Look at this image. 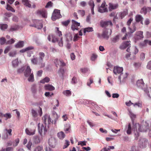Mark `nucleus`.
<instances>
[{"label": "nucleus", "mask_w": 151, "mask_h": 151, "mask_svg": "<svg viewBox=\"0 0 151 151\" xmlns=\"http://www.w3.org/2000/svg\"><path fill=\"white\" fill-rule=\"evenodd\" d=\"M137 126L139 127V130L142 132H146L149 128V124L146 122L142 123L140 125L139 124H135L133 126V129L134 131L135 139L136 140L138 139V137L139 136V133L138 132L137 129Z\"/></svg>", "instance_id": "obj_1"}, {"label": "nucleus", "mask_w": 151, "mask_h": 151, "mask_svg": "<svg viewBox=\"0 0 151 151\" xmlns=\"http://www.w3.org/2000/svg\"><path fill=\"white\" fill-rule=\"evenodd\" d=\"M34 24L30 25V26L37 28L38 29H41L43 27L42 21L40 20H32Z\"/></svg>", "instance_id": "obj_2"}, {"label": "nucleus", "mask_w": 151, "mask_h": 151, "mask_svg": "<svg viewBox=\"0 0 151 151\" xmlns=\"http://www.w3.org/2000/svg\"><path fill=\"white\" fill-rule=\"evenodd\" d=\"M61 17L60 10L58 9H55L52 13L51 18L53 21H54L61 18Z\"/></svg>", "instance_id": "obj_3"}, {"label": "nucleus", "mask_w": 151, "mask_h": 151, "mask_svg": "<svg viewBox=\"0 0 151 151\" xmlns=\"http://www.w3.org/2000/svg\"><path fill=\"white\" fill-rule=\"evenodd\" d=\"M36 14L39 16H41L45 18L47 17V13L45 9H39L36 12Z\"/></svg>", "instance_id": "obj_4"}, {"label": "nucleus", "mask_w": 151, "mask_h": 151, "mask_svg": "<svg viewBox=\"0 0 151 151\" xmlns=\"http://www.w3.org/2000/svg\"><path fill=\"white\" fill-rule=\"evenodd\" d=\"M107 5L106 4L105 1H104L98 9L99 12L101 13L107 12Z\"/></svg>", "instance_id": "obj_5"}, {"label": "nucleus", "mask_w": 151, "mask_h": 151, "mask_svg": "<svg viewBox=\"0 0 151 151\" xmlns=\"http://www.w3.org/2000/svg\"><path fill=\"white\" fill-rule=\"evenodd\" d=\"M38 128L39 133L41 136H42L43 132H44V134H45L47 131L46 126L45 125V127L42 124H41L40 123H39L38 124Z\"/></svg>", "instance_id": "obj_6"}, {"label": "nucleus", "mask_w": 151, "mask_h": 151, "mask_svg": "<svg viewBox=\"0 0 151 151\" xmlns=\"http://www.w3.org/2000/svg\"><path fill=\"white\" fill-rule=\"evenodd\" d=\"M42 122L46 126L50 124L52 122L50 115L46 114L42 117Z\"/></svg>", "instance_id": "obj_7"}, {"label": "nucleus", "mask_w": 151, "mask_h": 151, "mask_svg": "<svg viewBox=\"0 0 151 151\" xmlns=\"http://www.w3.org/2000/svg\"><path fill=\"white\" fill-rule=\"evenodd\" d=\"M72 24L71 26V29L73 31L75 30H78L79 28L78 27L80 25V23H78L74 20L71 21Z\"/></svg>", "instance_id": "obj_8"}, {"label": "nucleus", "mask_w": 151, "mask_h": 151, "mask_svg": "<svg viewBox=\"0 0 151 151\" xmlns=\"http://www.w3.org/2000/svg\"><path fill=\"white\" fill-rule=\"evenodd\" d=\"M36 131V127H33L31 128H27L25 131L26 134L29 135H33L35 134Z\"/></svg>", "instance_id": "obj_9"}, {"label": "nucleus", "mask_w": 151, "mask_h": 151, "mask_svg": "<svg viewBox=\"0 0 151 151\" xmlns=\"http://www.w3.org/2000/svg\"><path fill=\"white\" fill-rule=\"evenodd\" d=\"M48 144L51 147H55L56 145V139L54 137H50L48 140Z\"/></svg>", "instance_id": "obj_10"}, {"label": "nucleus", "mask_w": 151, "mask_h": 151, "mask_svg": "<svg viewBox=\"0 0 151 151\" xmlns=\"http://www.w3.org/2000/svg\"><path fill=\"white\" fill-rule=\"evenodd\" d=\"M144 38L143 32L138 31L136 32L135 34V38L137 40H141Z\"/></svg>", "instance_id": "obj_11"}, {"label": "nucleus", "mask_w": 151, "mask_h": 151, "mask_svg": "<svg viewBox=\"0 0 151 151\" xmlns=\"http://www.w3.org/2000/svg\"><path fill=\"white\" fill-rule=\"evenodd\" d=\"M112 32V31L111 29L110 30V32L109 33V32L107 30H105L101 34V36L103 37V38L108 40L109 36L111 35Z\"/></svg>", "instance_id": "obj_12"}, {"label": "nucleus", "mask_w": 151, "mask_h": 151, "mask_svg": "<svg viewBox=\"0 0 151 151\" xmlns=\"http://www.w3.org/2000/svg\"><path fill=\"white\" fill-rule=\"evenodd\" d=\"M101 26L102 27H106L109 25L112 26L113 25L112 22L110 21H101L100 22Z\"/></svg>", "instance_id": "obj_13"}, {"label": "nucleus", "mask_w": 151, "mask_h": 151, "mask_svg": "<svg viewBox=\"0 0 151 151\" xmlns=\"http://www.w3.org/2000/svg\"><path fill=\"white\" fill-rule=\"evenodd\" d=\"M147 141L145 139H140L139 142V146L140 148H143L146 147V143Z\"/></svg>", "instance_id": "obj_14"}, {"label": "nucleus", "mask_w": 151, "mask_h": 151, "mask_svg": "<svg viewBox=\"0 0 151 151\" xmlns=\"http://www.w3.org/2000/svg\"><path fill=\"white\" fill-rule=\"evenodd\" d=\"M123 71V68L122 67H120L118 66H115L114 68L113 72L114 73L117 75L119 74Z\"/></svg>", "instance_id": "obj_15"}, {"label": "nucleus", "mask_w": 151, "mask_h": 151, "mask_svg": "<svg viewBox=\"0 0 151 151\" xmlns=\"http://www.w3.org/2000/svg\"><path fill=\"white\" fill-rule=\"evenodd\" d=\"M130 45V41L124 42L120 46V48L121 49H125L126 47Z\"/></svg>", "instance_id": "obj_16"}, {"label": "nucleus", "mask_w": 151, "mask_h": 151, "mask_svg": "<svg viewBox=\"0 0 151 151\" xmlns=\"http://www.w3.org/2000/svg\"><path fill=\"white\" fill-rule=\"evenodd\" d=\"M57 66L58 65L60 67H64L66 65L65 63L62 60H55L54 61Z\"/></svg>", "instance_id": "obj_17"}, {"label": "nucleus", "mask_w": 151, "mask_h": 151, "mask_svg": "<svg viewBox=\"0 0 151 151\" xmlns=\"http://www.w3.org/2000/svg\"><path fill=\"white\" fill-rule=\"evenodd\" d=\"M52 37V42H56L59 41L58 42L59 45L61 47L63 46V44L62 41V37H60V38H58V39L57 38H55L54 37Z\"/></svg>", "instance_id": "obj_18"}, {"label": "nucleus", "mask_w": 151, "mask_h": 151, "mask_svg": "<svg viewBox=\"0 0 151 151\" xmlns=\"http://www.w3.org/2000/svg\"><path fill=\"white\" fill-rule=\"evenodd\" d=\"M108 4L109 6V11H111L113 10L117 9L119 6L118 4H113L111 3H109Z\"/></svg>", "instance_id": "obj_19"}, {"label": "nucleus", "mask_w": 151, "mask_h": 151, "mask_svg": "<svg viewBox=\"0 0 151 151\" xmlns=\"http://www.w3.org/2000/svg\"><path fill=\"white\" fill-rule=\"evenodd\" d=\"M143 17L140 15L137 14L135 16V20L137 22H140L141 24H143Z\"/></svg>", "instance_id": "obj_20"}, {"label": "nucleus", "mask_w": 151, "mask_h": 151, "mask_svg": "<svg viewBox=\"0 0 151 151\" xmlns=\"http://www.w3.org/2000/svg\"><path fill=\"white\" fill-rule=\"evenodd\" d=\"M44 89L45 90L49 91H52L55 89V88L52 85L49 84L45 85L44 87Z\"/></svg>", "instance_id": "obj_21"}, {"label": "nucleus", "mask_w": 151, "mask_h": 151, "mask_svg": "<svg viewBox=\"0 0 151 151\" xmlns=\"http://www.w3.org/2000/svg\"><path fill=\"white\" fill-rule=\"evenodd\" d=\"M31 69H30V67L29 66H28L27 67L24 72V76L26 77H28L29 76L30 74H31Z\"/></svg>", "instance_id": "obj_22"}, {"label": "nucleus", "mask_w": 151, "mask_h": 151, "mask_svg": "<svg viewBox=\"0 0 151 151\" xmlns=\"http://www.w3.org/2000/svg\"><path fill=\"white\" fill-rule=\"evenodd\" d=\"M144 85L142 79L138 80L137 82V85L141 89H143Z\"/></svg>", "instance_id": "obj_23"}, {"label": "nucleus", "mask_w": 151, "mask_h": 151, "mask_svg": "<svg viewBox=\"0 0 151 151\" xmlns=\"http://www.w3.org/2000/svg\"><path fill=\"white\" fill-rule=\"evenodd\" d=\"M70 125L69 124H66L65 125V127L64 129V130L65 132L66 133L70 132Z\"/></svg>", "instance_id": "obj_24"}, {"label": "nucleus", "mask_w": 151, "mask_h": 151, "mask_svg": "<svg viewBox=\"0 0 151 151\" xmlns=\"http://www.w3.org/2000/svg\"><path fill=\"white\" fill-rule=\"evenodd\" d=\"M57 136L59 139L62 140L65 137V135L63 132L61 131L57 133Z\"/></svg>", "instance_id": "obj_25"}, {"label": "nucleus", "mask_w": 151, "mask_h": 151, "mask_svg": "<svg viewBox=\"0 0 151 151\" xmlns=\"http://www.w3.org/2000/svg\"><path fill=\"white\" fill-rule=\"evenodd\" d=\"M34 49V47L33 46H29L23 49L20 50V52L24 53L27 51L33 50Z\"/></svg>", "instance_id": "obj_26"}, {"label": "nucleus", "mask_w": 151, "mask_h": 151, "mask_svg": "<svg viewBox=\"0 0 151 151\" xmlns=\"http://www.w3.org/2000/svg\"><path fill=\"white\" fill-rule=\"evenodd\" d=\"M24 46V42L23 41L18 42L15 45V47L17 48L22 47Z\"/></svg>", "instance_id": "obj_27"}, {"label": "nucleus", "mask_w": 151, "mask_h": 151, "mask_svg": "<svg viewBox=\"0 0 151 151\" xmlns=\"http://www.w3.org/2000/svg\"><path fill=\"white\" fill-rule=\"evenodd\" d=\"M129 29L131 33H133L136 30V27L135 26V24L133 23L132 24L131 27H129Z\"/></svg>", "instance_id": "obj_28"}, {"label": "nucleus", "mask_w": 151, "mask_h": 151, "mask_svg": "<svg viewBox=\"0 0 151 151\" xmlns=\"http://www.w3.org/2000/svg\"><path fill=\"white\" fill-rule=\"evenodd\" d=\"M63 93L67 96H69L71 95V92L69 90H66L64 91Z\"/></svg>", "instance_id": "obj_29"}, {"label": "nucleus", "mask_w": 151, "mask_h": 151, "mask_svg": "<svg viewBox=\"0 0 151 151\" xmlns=\"http://www.w3.org/2000/svg\"><path fill=\"white\" fill-rule=\"evenodd\" d=\"M8 27V25L6 24H0V29L2 30H4Z\"/></svg>", "instance_id": "obj_30"}, {"label": "nucleus", "mask_w": 151, "mask_h": 151, "mask_svg": "<svg viewBox=\"0 0 151 151\" xmlns=\"http://www.w3.org/2000/svg\"><path fill=\"white\" fill-rule=\"evenodd\" d=\"M18 26L17 25H15L12 26L9 29V32H12L14 31H16L17 30Z\"/></svg>", "instance_id": "obj_31"}, {"label": "nucleus", "mask_w": 151, "mask_h": 151, "mask_svg": "<svg viewBox=\"0 0 151 151\" xmlns=\"http://www.w3.org/2000/svg\"><path fill=\"white\" fill-rule=\"evenodd\" d=\"M56 35L59 37V38H60V37H62V32L59 30V28L58 27H56Z\"/></svg>", "instance_id": "obj_32"}, {"label": "nucleus", "mask_w": 151, "mask_h": 151, "mask_svg": "<svg viewBox=\"0 0 151 151\" xmlns=\"http://www.w3.org/2000/svg\"><path fill=\"white\" fill-rule=\"evenodd\" d=\"M22 1L23 4L29 8L31 7V5L29 3V1L28 0H22Z\"/></svg>", "instance_id": "obj_33"}, {"label": "nucleus", "mask_w": 151, "mask_h": 151, "mask_svg": "<svg viewBox=\"0 0 151 151\" xmlns=\"http://www.w3.org/2000/svg\"><path fill=\"white\" fill-rule=\"evenodd\" d=\"M39 60H43V59L45 56V54L43 52H40L39 53Z\"/></svg>", "instance_id": "obj_34"}, {"label": "nucleus", "mask_w": 151, "mask_h": 151, "mask_svg": "<svg viewBox=\"0 0 151 151\" xmlns=\"http://www.w3.org/2000/svg\"><path fill=\"white\" fill-rule=\"evenodd\" d=\"M129 115L130 116L132 121L133 122L134 120L136 118V115L131 111H129Z\"/></svg>", "instance_id": "obj_35"}, {"label": "nucleus", "mask_w": 151, "mask_h": 151, "mask_svg": "<svg viewBox=\"0 0 151 151\" xmlns=\"http://www.w3.org/2000/svg\"><path fill=\"white\" fill-rule=\"evenodd\" d=\"M28 80L29 82H32L34 81V78L33 72H32L31 74L28 76Z\"/></svg>", "instance_id": "obj_36"}, {"label": "nucleus", "mask_w": 151, "mask_h": 151, "mask_svg": "<svg viewBox=\"0 0 151 151\" xmlns=\"http://www.w3.org/2000/svg\"><path fill=\"white\" fill-rule=\"evenodd\" d=\"M93 28L92 27H88L84 29L83 32L84 33L86 32H89L93 31Z\"/></svg>", "instance_id": "obj_37"}, {"label": "nucleus", "mask_w": 151, "mask_h": 151, "mask_svg": "<svg viewBox=\"0 0 151 151\" xmlns=\"http://www.w3.org/2000/svg\"><path fill=\"white\" fill-rule=\"evenodd\" d=\"M127 133L128 134H130L132 133V127L130 123L128 124V127L127 131Z\"/></svg>", "instance_id": "obj_38"}, {"label": "nucleus", "mask_w": 151, "mask_h": 151, "mask_svg": "<svg viewBox=\"0 0 151 151\" xmlns=\"http://www.w3.org/2000/svg\"><path fill=\"white\" fill-rule=\"evenodd\" d=\"M50 80V78L48 77H47L41 80L40 82L41 83H48L49 82Z\"/></svg>", "instance_id": "obj_39"}, {"label": "nucleus", "mask_w": 151, "mask_h": 151, "mask_svg": "<svg viewBox=\"0 0 151 151\" xmlns=\"http://www.w3.org/2000/svg\"><path fill=\"white\" fill-rule=\"evenodd\" d=\"M34 57V56H33ZM31 61L32 64L34 65H36L38 63V60L37 58H33L31 59Z\"/></svg>", "instance_id": "obj_40"}, {"label": "nucleus", "mask_w": 151, "mask_h": 151, "mask_svg": "<svg viewBox=\"0 0 151 151\" xmlns=\"http://www.w3.org/2000/svg\"><path fill=\"white\" fill-rule=\"evenodd\" d=\"M12 65L14 67H17L19 63L18 59H16L13 61L12 62Z\"/></svg>", "instance_id": "obj_41"}, {"label": "nucleus", "mask_w": 151, "mask_h": 151, "mask_svg": "<svg viewBox=\"0 0 151 151\" xmlns=\"http://www.w3.org/2000/svg\"><path fill=\"white\" fill-rule=\"evenodd\" d=\"M6 42V39L4 37H2L0 38V44L1 45H3Z\"/></svg>", "instance_id": "obj_42"}, {"label": "nucleus", "mask_w": 151, "mask_h": 151, "mask_svg": "<svg viewBox=\"0 0 151 151\" xmlns=\"http://www.w3.org/2000/svg\"><path fill=\"white\" fill-rule=\"evenodd\" d=\"M6 9H7L8 10L12 12H15V10L9 5L8 4H7V7L6 8Z\"/></svg>", "instance_id": "obj_43"}, {"label": "nucleus", "mask_w": 151, "mask_h": 151, "mask_svg": "<svg viewBox=\"0 0 151 151\" xmlns=\"http://www.w3.org/2000/svg\"><path fill=\"white\" fill-rule=\"evenodd\" d=\"M43 147L42 146H38L35 149L34 151H41L42 150Z\"/></svg>", "instance_id": "obj_44"}, {"label": "nucleus", "mask_w": 151, "mask_h": 151, "mask_svg": "<svg viewBox=\"0 0 151 151\" xmlns=\"http://www.w3.org/2000/svg\"><path fill=\"white\" fill-rule=\"evenodd\" d=\"M38 64L41 68L44 67L45 65V63L43 62V60H39Z\"/></svg>", "instance_id": "obj_45"}, {"label": "nucleus", "mask_w": 151, "mask_h": 151, "mask_svg": "<svg viewBox=\"0 0 151 151\" xmlns=\"http://www.w3.org/2000/svg\"><path fill=\"white\" fill-rule=\"evenodd\" d=\"M64 145L63 146V148L64 149L70 145V142L69 141L65 140Z\"/></svg>", "instance_id": "obj_46"}, {"label": "nucleus", "mask_w": 151, "mask_h": 151, "mask_svg": "<svg viewBox=\"0 0 151 151\" xmlns=\"http://www.w3.org/2000/svg\"><path fill=\"white\" fill-rule=\"evenodd\" d=\"M78 12L82 17L85 15V11L83 10H79L78 11Z\"/></svg>", "instance_id": "obj_47"}, {"label": "nucleus", "mask_w": 151, "mask_h": 151, "mask_svg": "<svg viewBox=\"0 0 151 151\" xmlns=\"http://www.w3.org/2000/svg\"><path fill=\"white\" fill-rule=\"evenodd\" d=\"M128 14V12L127 11H124L121 13V17L122 19L126 15Z\"/></svg>", "instance_id": "obj_48"}, {"label": "nucleus", "mask_w": 151, "mask_h": 151, "mask_svg": "<svg viewBox=\"0 0 151 151\" xmlns=\"http://www.w3.org/2000/svg\"><path fill=\"white\" fill-rule=\"evenodd\" d=\"M70 22V20H68L67 21L62 22V24L63 25L65 26H67L69 24Z\"/></svg>", "instance_id": "obj_49"}, {"label": "nucleus", "mask_w": 151, "mask_h": 151, "mask_svg": "<svg viewBox=\"0 0 151 151\" xmlns=\"http://www.w3.org/2000/svg\"><path fill=\"white\" fill-rule=\"evenodd\" d=\"M144 91L147 93L148 96L151 98V89H150L149 90L146 89L145 90H144Z\"/></svg>", "instance_id": "obj_50"}, {"label": "nucleus", "mask_w": 151, "mask_h": 151, "mask_svg": "<svg viewBox=\"0 0 151 151\" xmlns=\"http://www.w3.org/2000/svg\"><path fill=\"white\" fill-rule=\"evenodd\" d=\"M140 13L141 14H144L145 15L146 14L147 12L146 10V7H144L141 9Z\"/></svg>", "instance_id": "obj_51"}, {"label": "nucleus", "mask_w": 151, "mask_h": 151, "mask_svg": "<svg viewBox=\"0 0 151 151\" xmlns=\"http://www.w3.org/2000/svg\"><path fill=\"white\" fill-rule=\"evenodd\" d=\"M32 145V142L30 141H29L27 145V147L29 150H31V147Z\"/></svg>", "instance_id": "obj_52"}, {"label": "nucleus", "mask_w": 151, "mask_h": 151, "mask_svg": "<svg viewBox=\"0 0 151 151\" xmlns=\"http://www.w3.org/2000/svg\"><path fill=\"white\" fill-rule=\"evenodd\" d=\"M88 81L87 82V85L90 86V85L93 83V79L92 77H91L88 80Z\"/></svg>", "instance_id": "obj_53"}, {"label": "nucleus", "mask_w": 151, "mask_h": 151, "mask_svg": "<svg viewBox=\"0 0 151 151\" xmlns=\"http://www.w3.org/2000/svg\"><path fill=\"white\" fill-rule=\"evenodd\" d=\"M88 4L91 8H94L95 4L93 1H90L88 2Z\"/></svg>", "instance_id": "obj_54"}, {"label": "nucleus", "mask_w": 151, "mask_h": 151, "mask_svg": "<svg viewBox=\"0 0 151 151\" xmlns=\"http://www.w3.org/2000/svg\"><path fill=\"white\" fill-rule=\"evenodd\" d=\"M15 42L14 40L13 39H11L10 40L7 41L6 42V44H11L14 43Z\"/></svg>", "instance_id": "obj_55"}, {"label": "nucleus", "mask_w": 151, "mask_h": 151, "mask_svg": "<svg viewBox=\"0 0 151 151\" xmlns=\"http://www.w3.org/2000/svg\"><path fill=\"white\" fill-rule=\"evenodd\" d=\"M59 74H61L62 76H63L64 73V69L62 68H60L58 71Z\"/></svg>", "instance_id": "obj_56"}, {"label": "nucleus", "mask_w": 151, "mask_h": 151, "mask_svg": "<svg viewBox=\"0 0 151 151\" xmlns=\"http://www.w3.org/2000/svg\"><path fill=\"white\" fill-rule=\"evenodd\" d=\"M87 142L86 141H80L78 142V145H81L82 146L86 145Z\"/></svg>", "instance_id": "obj_57"}, {"label": "nucleus", "mask_w": 151, "mask_h": 151, "mask_svg": "<svg viewBox=\"0 0 151 151\" xmlns=\"http://www.w3.org/2000/svg\"><path fill=\"white\" fill-rule=\"evenodd\" d=\"M81 70L82 73H85L87 72L88 71L89 69L87 68H84L81 69Z\"/></svg>", "instance_id": "obj_58"}, {"label": "nucleus", "mask_w": 151, "mask_h": 151, "mask_svg": "<svg viewBox=\"0 0 151 151\" xmlns=\"http://www.w3.org/2000/svg\"><path fill=\"white\" fill-rule=\"evenodd\" d=\"M34 142L35 143H38L40 142V140L38 137L37 136L34 137Z\"/></svg>", "instance_id": "obj_59"}, {"label": "nucleus", "mask_w": 151, "mask_h": 151, "mask_svg": "<svg viewBox=\"0 0 151 151\" xmlns=\"http://www.w3.org/2000/svg\"><path fill=\"white\" fill-rule=\"evenodd\" d=\"M130 33H126L124 36L122 37V40H125L127 38V37H129L130 36Z\"/></svg>", "instance_id": "obj_60"}, {"label": "nucleus", "mask_w": 151, "mask_h": 151, "mask_svg": "<svg viewBox=\"0 0 151 151\" xmlns=\"http://www.w3.org/2000/svg\"><path fill=\"white\" fill-rule=\"evenodd\" d=\"M19 139H17L15 140V142L14 143L13 145L14 146H16L19 143Z\"/></svg>", "instance_id": "obj_61"}, {"label": "nucleus", "mask_w": 151, "mask_h": 151, "mask_svg": "<svg viewBox=\"0 0 151 151\" xmlns=\"http://www.w3.org/2000/svg\"><path fill=\"white\" fill-rule=\"evenodd\" d=\"M119 39V36L118 35H117L115 37H114L112 40V41L114 42H116Z\"/></svg>", "instance_id": "obj_62"}, {"label": "nucleus", "mask_w": 151, "mask_h": 151, "mask_svg": "<svg viewBox=\"0 0 151 151\" xmlns=\"http://www.w3.org/2000/svg\"><path fill=\"white\" fill-rule=\"evenodd\" d=\"M52 2L50 1H49L46 4L45 6V7L46 8H48L49 7H51L52 6Z\"/></svg>", "instance_id": "obj_63"}, {"label": "nucleus", "mask_w": 151, "mask_h": 151, "mask_svg": "<svg viewBox=\"0 0 151 151\" xmlns=\"http://www.w3.org/2000/svg\"><path fill=\"white\" fill-rule=\"evenodd\" d=\"M80 4L82 7H84L86 6L87 3L85 1H82L80 3Z\"/></svg>", "instance_id": "obj_64"}]
</instances>
